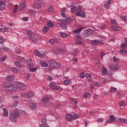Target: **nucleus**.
<instances>
[{"instance_id":"obj_1","label":"nucleus","mask_w":127,"mask_h":127,"mask_svg":"<svg viewBox=\"0 0 127 127\" xmlns=\"http://www.w3.org/2000/svg\"><path fill=\"white\" fill-rule=\"evenodd\" d=\"M71 21H72L71 18L65 17L62 20L61 19L58 20V24L62 28V29L65 30L67 29V24H69Z\"/></svg>"},{"instance_id":"obj_2","label":"nucleus","mask_w":127,"mask_h":127,"mask_svg":"<svg viewBox=\"0 0 127 127\" xmlns=\"http://www.w3.org/2000/svg\"><path fill=\"white\" fill-rule=\"evenodd\" d=\"M20 115L19 114V111L18 110L15 109L14 110L13 113H10L9 114V118L11 122H13V123L16 122V119L20 118Z\"/></svg>"},{"instance_id":"obj_3","label":"nucleus","mask_w":127,"mask_h":127,"mask_svg":"<svg viewBox=\"0 0 127 127\" xmlns=\"http://www.w3.org/2000/svg\"><path fill=\"white\" fill-rule=\"evenodd\" d=\"M93 32H94V30L91 29H88L87 30H85L83 31L82 35L84 36V37H88V36L91 35V34H92Z\"/></svg>"},{"instance_id":"obj_4","label":"nucleus","mask_w":127,"mask_h":127,"mask_svg":"<svg viewBox=\"0 0 127 127\" xmlns=\"http://www.w3.org/2000/svg\"><path fill=\"white\" fill-rule=\"evenodd\" d=\"M50 65L52 67H54V68H56V69L61 68V64L54 61H51Z\"/></svg>"},{"instance_id":"obj_5","label":"nucleus","mask_w":127,"mask_h":127,"mask_svg":"<svg viewBox=\"0 0 127 127\" xmlns=\"http://www.w3.org/2000/svg\"><path fill=\"white\" fill-rule=\"evenodd\" d=\"M49 86L51 89H52V90H55V91L60 89V87L57 86V85H56V83L53 82H52L50 83Z\"/></svg>"},{"instance_id":"obj_6","label":"nucleus","mask_w":127,"mask_h":127,"mask_svg":"<svg viewBox=\"0 0 127 127\" xmlns=\"http://www.w3.org/2000/svg\"><path fill=\"white\" fill-rule=\"evenodd\" d=\"M33 95H34V93L32 91L28 92L27 94L24 95L23 97L25 101H28V99L31 98Z\"/></svg>"},{"instance_id":"obj_7","label":"nucleus","mask_w":127,"mask_h":127,"mask_svg":"<svg viewBox=\"0 0 127 127\" xmlns=\"http://www.w3.org/2000/svg\"><path fill=\"white\" fill-rule=\"evenodd\" d=\"M16 86L20 90H25L26 86L25 84L20 82H17L16 83Z\"/></svg>"},{"instance_id":"obj_8","label":"nucleus","mask_w":127,"mask_h":127,"mask_svg":"<svg viewBox=\"0 0 127 127\" xmlns=\"http://www.w3.org/2000/svg\"><path fill=\"white\" fill-rule=\"evenodd\" d=\"M76 16H81V17H85L86 16V14L84 11H81L78 10V12L76 13Z\"/></svg>"},{"instance_id":"obj_9","label":"nucleus","mask_w":127,"mask_h":127,"mask_svg":"<svg viewBox=\"0 0 127 127\" xmlns=\"http://www.w3.org/2000/svg\"><path fill=\"white\" fill-rule=\"evenodd\" d=\"M75 44H77L78 45H81L83 44V43L82 42V38L79 35H77L76 37Z\"/></svg>"},{"instance_id":"obj_10","label":"nucleus","mask_w":127,"mask_h":127,"mask_svg":"<svg viewBox=\"0 0 127 127\" xmlns=\"http://www.w3.org/2000/svg\"><path fill=\"white\" fill-rule=\"evenodd\" d=\"M30 40H31L33 42H37V40H38V39L35 36V34H33L31 35V36H30V37H29Z\"/></svg>"},{"instance_id":"obj_11","label":"nucleus","mask_w":127,"mask_h":127,"mask_svg":"<svg viewBox=\"0 0 127 127\" xmlns=\"http://www.w3.org/2000/svg\"><path fill=\"white\" fill-rule=\"evenodd\" d=\"M41 1L37 0L33 5V7L34 8H40V7H41Z\"/></svg>"},{"instance_id":"obj_12","label":"nucleus","mask_w":127,"mask_h":127,"mask_svg":"<svg viewBox=\"0 0 127 127\" xmlns=\"http://www.w3.org/2000/svg\"><path fill=\"white\" fill-rule=\"evenodd\" d=\"M5 90H6L8 91H15L16 89L14 88V85H10L6 87Z\"/></svg>"},{"instance_id":"obj_13","label":"nucleus","mask_w":127,"mask_h":127,"mask_svg":"<svg viewBox=\"0 0 127 127\" xmlns=\"http://www.w3.org/2000/svg\"><path fill=\"white\" fill-rule=\"evenodd\" d=\"M20 10H23L25 8V2L24 1H22L19 5Z\"/></svg>"},{"instance_id":"obj_14","label":"nucleus","mask_w":127,"mask_h":127,"mask_svg":"<svg viewBox=\"0 0 127 127\" xmlns=\"http://www.w3.org/2000/svg\"><path fill=\"white\" fill-rule=\"evenodd\" d=\"M65 119L67 121H68V122H71V121L73 120L72 117V113L70 114H66L65 115Z\"/></svg>"},{"instance_id":"obj_15","label":"nucleus","mask_w":127,"mask_h":127,"mask_svg":"<svg viewBox=\"0 0 127 127\" xmlns=\"http://www.w3.org/2000/svg\"><path fill=\"white\" fill-rule=\"evenodd\" d=\"M50 44H53V45H55L57 43H58V40L55 39H52L49 40V41Z\"/></svg>"},{"instance_id":"obj_16","label":"nucleus","mask_w":127,"mask_h":127,"mask_svg":"<svg viewBox=\"0 0 127 127\" xmlns=\"http://www.w3.org/2000/svg\"><path fill=\"white\" fill-rule=\"evenodd\" d=\"M71 117L72 120H77V119H79V115L74 112L71 113Z\"/></svg>"},{"instance_id":"obj_17","label":"nucleus","mask_w":127,"mask_h":127,"mask_svg":"<svg viewBox=\"0 0 127 127\" xmlns=\"http://www.w3.org/2000/svg\"><path fill=\"white\" fill-rule=\"evenodd\" d=\"M109 118L110 119V120L107 121V123H114V122H116V118H115L114 115L110 116Z\"/></svg>"},{"instance_id":"obj_18","label":"nucleus","mask_w":127,"mask_h":127,"mask_svg":"<svg viewBox=\"0 0 127 127\" xmlns=\"http://www.w3.org/2000/svg\"><path fill=\"white\" fill-rule=\"evenodd\" d=\"M3 116L7 118V117H8V112H7V109L5 108H3Z\"/></svg>"},{"instance_id":"obj_19","label":"nucleus","mask_w":127,"mask_h":127,"mask_svg":"<svg viewBox=\"0 0 127 127\" xmlns=\"http://www.w3.org/2000/svg\"><path fill=\"white\" fill-rule=\"evenodd\" d=\"M7 81L11 82L13 80H14V76L13 75H9L6 77Z\"/></svg>"},{"instance_id":"obj_20","label":"nucleus","mask_w":127,"mask_h":127,"mask_svg":"<svg viewBox=\"0 0 127 127\" xmlns=\"http://www.w3.org/2000/svg\"><path fill=\"white\" fill-rule=\"evenodd\" d=\"M4 7H5V4L3 2L0 1V10H2Z\"/></svg>"},{"instance_id":"obj_21","label":"nucleus","mask_w":127,"mask_h":127,"mask_svg":"<svg viewBox=\"0 0 127 127\" xmlns=\"http://www.w3.org/2000/svg\"><path fill=\"white\" fill-rule=\"evenodd\" d=\"M83 29H84V28H83V27L78 28L77 29L73 30V32L74 33H77V34L80 33V32H81V31H82V30H83Z\"/></svg>"},{"instance_id":"obj_22","label":"nucleus","mask_w":127,"mask_h":127,"mask_svg":"<svg viewBox=\"0 0 127 127\" xmlns=\"http://www.w3.org/2000/svg\"><path fill=\"white\" fill-rule=\"evenodd\" d=\"M86 77L89 82H91L92 81V75H91V74L86 73Z\"/></svg>"},{"instance_id":"obj_23","label":"nucleus","mask_w":127,"mask_h":127,"mask_svg":"<svg viewBox=\"0 0 127 127\" xmlns=\"http://www.w3.org/2000/svg\"><path fill=\"white\" fill-rule=\"evenodd\" d=\"M50 28L49 26H44L43 29V32L44 33H47V32L49 31Z\"/></svg>"},{"instance_id":"obj_24","label":"nucleus","mask_w":127,"mask_h":127,"mask_svg":"<svg viewBox=\"0 0 127 127\" xmlns=\"http://www.w3.org/2000/svg\"><path fill=\"white\" fill-rule=\"evenodd\" d=\"M0 51H8V49L5 47L4 46H0Z\"/></svg>"},{"instance_id":"obj_25","label":"nucleus","mask_w":127,"mask_h":127,"mask_svg":"<svg viewBox=\"0 0 127 127\" xmlns=\"http://www.w3.org/2000/svg\"><path fill=\"white\" fill-rule=\"evenodd\" d=\"M50 99V96L45 97L42 99L43 102L44 103H48L49 102V99Z\"/></svg>"},{"instance_id":"obj_26","label":"nucleus","mask_w":127,"mask_h":127,"mask_svg":"<svg viewBox=\"0 0 127 127\" xmlns=\"http://www.w3.org/2000/svg\"><path fill=\"white\" fill-rule=\"evenodd\" d=\"M30 106L31 110H35L37 108V106H36V104L33 103H30Z\"/></svg>"},{"instance_id":"obj_27","label":"nucleus","mask_w":127,"mask_h":127,"mask_svg":"<svg viewBox=\"0 0 127 127\" xmlns=\"http://www.w3.org/2000/svg\"><path fill=\"white\" fill-rule=\"evenodd\" d=\"M119 122H120V123H124V124H127V120L124 118H119L118 119Z\"/></svg>"},{"instance_id":"obj_28","label":"nucleus","mask_w":127,"mask_h":127,"mask_svg":"<svg viewBox=\"0 0 127 127\" xmlns=\"http://www.w3.org/2000/svg\"><path fill=\"white\" fill-rule=\"evenodd\" d=\"M100 43V41L98 40H94L92 41L91 44L92 45H98Z\"/></svg>"},{"instance_id":"obj_29","label":"nucleus","mask_w":127,"mask_h":127,"mask_svg":"<svg viewBox=\"0 0 127 127\" xmlns=\"http://www.w3.org/2000/svg\"><path fill=\"white\" fill-rule=\"evenodd\" d=\"M17 60L20 61V62H25V59H24V58L20 56H18L17 57Z\"/></svg>"},{"instance_id":"obj_30","label":"nucleus","mask_w":127,"mask_h":127,"mask_svg":"<svg viewBox=\"0 0 127 127\" xmlns=\"http://www.w3.org/2000/svg\"><path fill=\"white\" fill-rule=\"evenodd\" d=\"M108 73V69H107L106 67H102V74L103 75H106V74Z\"/></svg>"},{"instance_id":"obj_31","label":"nucleus","mask_w":127,"mask_h":127,"mask_svg":"<svg viewBox=\"0 0 127 127\" xmlns=\"http://www.w3.org/2000/svg\"><path fill=\"white\" fill-rule=\"evenodd\" d=\"M41 65L42 67H48V64L45 62H40Z\"/></svg>"},{"instance_id":"obj_32","label":"nucleus","mask_w":127,"mask_h":127,"mask_svg":"<svg viewBox=\"0 0 127 127\" xmlns=\"http://www.w3.org/2000/svg\"><path fill=\"white\" fill-rule=\"evenodd\" d=\"M118 68H119V64L113 65L110 67L111 70H117Z\"/></svg>"},{"instance_id":"obj_33","label":"nucleus","mask_w":127,"mask_h":127,"mask_svg":"<svg viewBox=\"0 0 127 127\" xmlns=\"http://www.w3.org/2000/svg\"><path fill=\"white\" fill-rule=\"evenodd\" d=\"M83 97L85 99L90 98V93H89L88 92H85V93L83 94Z\"/></svg>"},{"instance_id":"obj_34","label":"nucleus","mask_w":127,"mask_h":127,"mask_svg":"<svg viewBox=\"0 0 127 127\" xmlns=\"http://www.w3.org/2000/svg\"><path fill=\"white\" fill-rule=\"evenodd\" d=\"M64 85H69L71 84V80L68 79H65L64 81Z\"/></svg>"},{"instance_id":"obj_35","label":"nucleus","mask_w":127,"mask_h":127,"mask_svg":"<svg viewBox=\"0 0 127 127\" xmlns=\"http://www.w3.org/2000/svg\"><path fill=\"white\" fill-rule=\"evenodd\" d=\"M26 33L27 35L29 36V38L30 37V36H31L32 34H33V33H32V31H31V30H27L26 32Z\"/></svg>"},{"instance_id":"obj_36","label":"nucleus","mask_w":127,"mask_h":127,"mask_svg":"<svg viewBox=\"0 0 127 127\" xmlns=\"http://www.w3.org/2000/svg\"><path fill=\"white\" fill-rule=\"evenodd\" d=\"M47 10L49 11V12H52L53 10H54V8L52 6H48Z\"/></svg>"},{"instance_id":"obj_37","label":"nucleus","mask_w":127,"mask_h":127,"mask_svg":"<svg viewBox=\"0 0 127 127\" xmlns=\"http://www.w3.org/2000/svg\"><path fill=\"white\" fill-rule=\"evenodd\" d=\"M34 54H35V55H36L37 56H39V57H42L43 56L42 54H41L38 51H35Z\"/></svg>"},{"instance_id":"obj_38","label":"nucleus","mask_w":127,"mask_h":127,"mask_svg":"<svg viewBox=\"0 0 127 127\" xmlns=\"http://www.w3.org/2000/svg\"><path fill=\"white\" fill-rule=\"evenodd\" d=\"M111 28L112 30H115V31H118L119 30V27L114 25L111 26Z\"/></svg>"},{"instance_id":"obj_39","label":"nucleus","mask_w":127,"mask_h":127,"mask_svg":"<svg viewBox=\"0 0 127 127\" xmlns=\"http://www.w3.org/2000/svg\"><path fill=\"white\" fill-rule=\"evenodd\" d=\"M30 62H27V65L29 66V67H32V66H33V63H32V60L31 59H30Z\"/></svg>"},{"instance_id":"obj_40","label":"nucleus","mask_w":127,"mask_h":127,"mask_svg":"<svg viewBox=\"0 0 127 127\" xmlns=\"http://www.w3.org/2000/svg\"><path fill=\"white\" fill-rule=\"evenodd\" d=\"M71 104L73 106H76L77 105V100L75 99H72L71 100Z\"/></svg>"},{"instance_id":"obj_41","label":"nucleus","mask_w":127,"mask_h":127,"mask_svg":"<svg viewBox=\"0 0 127 127\" xmlns=\"http://www.w3.org/2000/svg\"><path fill=\"white\" fill-rule=\"evenodd\" d=\"M71 11H72V12H76V11H77V7L75 6H73L71 8Z\"/></svg>"},{"instance_id":"obj_42","label":"nucleus","mask_w":127,"mask_h":127,"mask_svg":"<svg viewBox=\"0 0 127 127\" xmlns=\"http://www.w3.org/2000/svg\"><path fill=\"white\" fill-rule=\"evenodd\" d=\"M17 8H18V5L16 4L13 9V13H15L17 11Z\"/></svg>"},{"instance_id":"obj_43","label":"nucleus","mask_w":127,"mask_h":127,"mask_svg":"<svg viewBox=\"0 0 127 127\" xmlns=\"http://www.w3.org/2000/svg\"><path fill=\"white\" fill-rule=\"evenodd\" d=\"M60 34H61V37L63 38H66V37H67V36H68V35H67V34L64 33L60 32Z\"/></svg>"},{"instance_id":"obj_44","label":"nucleus","mask_w":127,"mask_h":127,"mask_svg":"<svg viewBox=\"0 0 127 127\" xmlns=\"http://www.w3.org/2000/svg\"><path fill=\"white\" fill-rule=\"evenodd\" d=\"M14 64L15 66L17 67V68H19V69H20V68H21V67L20 66V64H19V62H15Z\"/></svg>"},{"instance_id":"obj_45","label":"nucleus","mask_w":127,"mask_h":127,"mask_svg":"<svg viewBox=\"0 0 127 127\" xmlns=\"http://www.w3.org/2000/svg\"><path fill=\"white\" fill-rule=\"evenodd\" d=\"M0 32H3L4 31H5V27L3 26H0Z\"/></svg>"},{"instance_id":"obj_46","label":"nucleus","mask_w":127,"mask_h":127,"mask_svg":"<svg viewBox=\"0 0 127 127\" xmlns=\"http://www.w3.org/2000/svg\"><path fill=\"white\" fill-rule=\"evenodd\" d=\"M12 72L13 73H14L15 74H16V73H17L18 72V71L17 70V68H16L15 67H12Z\"/></svg>"},{"instance_id":"obj_47","label":"nucleus","mask_w":127,"mask_h":127,"mask_svg":"<svg viewBox=\"0 0 127 127\" xmlns=\"http://www.w3.org/2000/svg\"><path fill=\"white\" fill-rule=\"evenodd\" d=\"M18 104V102L17 101H16L14 102L13 105L11 106V108H15L16 107V106Z\"/></svg>"},{"instance_id":"obj_48","label":"nucleus","mask_w":127,"mask_h":127,"mask_svg":"<svg viewBox=\"0 0 127 127\" xmlns=\"http://www.w3.org/2000/svg\"><path fill=\"white\" fill-rule=\"evenodd\" d=\"M18 104V102L17 101H16L14 102L13 105L11 106V108H15L16 107V106Z\"/></svg>"},{"instance_id":"obj_49","label":"nucleus","mask_w":127,"mask_h":127,"mask_svg":"<svg viewBox=\"0 0 127 127\" xmlns=\"http://www.w3.org/2000/svg\"><path fill=\"white\" fill-rule=\"evenodd\" d=\"M85 72H81L80 73V77H81L82 79H84L85 78Z\"/></svg>"},{"instance_id":"obj_50","label":"nucleus","mask_w":127,"mask_h":127,"mask_svg":"<svg viewBox=\"0 0 127 127\" xmlns=\"http://www.w3.org/2000/svg\"><path fill=\"white\" fill-rule=\"evenodd\" d=\"M111 93H115V92H116L117 88L116 87H111L110 88Z\"/></svg>"},{"instance_id":"obj_51","label":"nucleus","mask_w":127,"mask_h":127,"mask_svg":"<svg viewBox=\"0 0 127 127\" xmlns=\"http://www.w3.org/2000/svg\"><path fill=\"white\" fill-rule=\"evenodd\" d=\"M121 18H122L123 21H125V22H127V16L125 15H122L121 16Z\"/></svg>"},{"instance_id":"obj_52","label":"nucleus","mask_w":127,"mask_h":127,"mask_svg":"<svg viewBox=\"0 0 127 127\" xmlns=\"http://www.w3.org/2000/svg\"><path fill=\"white\" fill-rule=\"evenodd\" d=\"M47 24L50 27H52V26H53V23H52V21H49L47 22Z\"/></svg>"},{"instance_id":"obj_53","label":"nucleus","mask_w":127,"mask_h":127,"mask_svg":"<svg viewBox=\"0 0 127 127\" xmlns=\"http://www.w3.org/2000/svg\"><path fill=\"white\" fill-rule=\"evenodd\" d=\"M119 106L120 107H125V106H126V103L124 101H122L119 103Z\"/></svg>"},{"instance_id":"obj_54","label":"nucleus","mask_w":127,"mask_h":127,"mask_svg":"<svg viewBox=\"0 0 127 127\" xmlns=\"http://www.w3.org/2000/svg\"><path fill=\"white\" fill-rule=\"evenodd\" d=\"M120 52L121 54H127V50H120Z\"/></svg>"},{"instance_id":"obj_55","label":"nucleus","mask_w":127,"mask_h":127,"mask_svg":"<svg viewBox=\"0 0 127 127\" xmlns=\"http://www.w3.org/2000/svg\"><path fill=\"white\" fill-rule=\"evenodd\" d=\"M42 123L43 125H47V122H46V119L45 118L42 119Z\"/></svg>"},{"instance_id":"obj_56","label":"nucleus","mask_w":127,"mask_h":127,"mask_svg":"<svg viewBox=\"0 0 127 127\" xmlns=\"http://www.w3.org/2000/svg\"><path fill=\"white\" fill-rule=\"evenodd\" d=\"M59 53H60V54H64V52H65V50L62 49H59Z\"/></svg>"},{"instance_id":"obj_57","label":"nucleus","mask_w":127,"mask_h":127,"mask_svg":"<svg viewBox=\"0 0 127 127\" xmlns=\"http://www.w3.org/2000/svg\"><path fill=\"white\" fill-rule=\"evenodd\" d=\"M37 70V68L34 67L30 69L31 72H36Z\"/></svg>"},{"instance_id":"obj_58","label":"nucleus","mask_w":127,"mask_h":127,"mask_svg":"<svg viewBox=\"0 0 127 127\" xmlns=\"http://www.w3.org/2000/svg\"><path fill=\"white\" fill-rule=\"evenodd\" d=\"M5 39H4L2 37H0V44H2V43H3V42H4Z\"/></svg>"},{"instance_id":"obj_59","label":"nucleus","mask_w":127,"mask_h":127,"mask_svg":"<svg viewBox=\"0 0 127 127\" xmlns=\"http://www.w3.org/2000/svg\"><path fill=\"white\" fill-rule=\"evenodd\" d=\"M53 106H55L54 107H56L57 109H60L61 108V105L60 104H58L57 106L55 105V103L53 104Z\"/></svg>"},{"instance_id":"obj_60","label":"nucleus","mask_w":127,"mask_h":127,"mask_svg":"<svg viewBox=\"0 0 127 127\" xmlns=\"http://www.w3.org/2000/svg\"><path fill=\"white\" fill-rule=\"evenodd\" d=\"M39 127H48V125L47 124H40Z\"/></svg>"},{"instance_id":"obj_61","label":"nucleus","mask_w":127,"mask_h":127,"mask_svg":"<svg viewBox=\"0 0 127 127\" xmlns=\"http://www.w3.org/2000/svg\"><path fill=\"white\" fill-rule=\"evenodd\" d=\"M112 24H114L115 25H118V23H117V22H116V20H112L111 21Z\"/></svg>"},{"instance_id":"obj_62","label":"nucleus","mask_w":127,"mask_h":127,"mask_svg":"<svg viewBox=\"0 0 127 127\" xmlns=\"http://www.w3.org/2000/svg\"><path fill=\"white\" fill-rule=\"evenodd\" d=\"M100 55H101V58L102 59H103L104 56H105V55H106V54L105 53V52H102L100 53Z\"/></svg>"},{"instance_id":"obj_63","label":"nucleus","mask_w":127,"mask_h":127,"mask_svg":"<svg viewBox=\"0 0 127 127\" xmlns=\"http://www.w3.org/2000/svg\"><path fill=\"white\" fill-rule=\"evenodd\" d=\"M47 79L48 81H51V80H52V77H51L50 75H48L47 76Z\"/></svg>"},{"instance_id":"obj_64","label":"nucleus","mask_w":127,"mask_h":127,"mask_svg":"<svg viewBox=\"0 0 127 127\" xmlns=\"http://www.w3.org/2000/svg\"><path fill=\"white\" fill-rule=\"evenodd\" d=\"M105 8H110V5L107 3H106L104 5Z\"/></svg>"}]
</instances>
